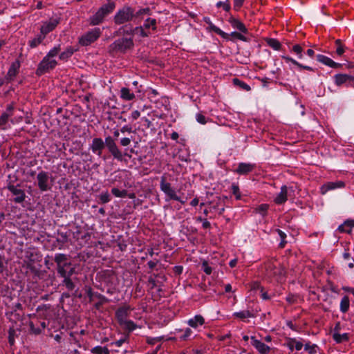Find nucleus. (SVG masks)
<instances>
[{"label":"nucleus","mask_w":354,"mask_h":354,"mask_svg":"<svg viewBox=\"0 0 354 354\" xmlns=\"http://www.w3.org/2000/svg\"><path fill=\"white\" fill-rule=\"evenodd\" d=\"M232 194L235 196L237 200L241 199V193L239 187L237 185L234 183L232 185Z\"/></svg>","instance_id":"50"},{"label":"nucleus","mask_w":354,"mask_h":354,"mask_svg":"<svg viewBox=\"0 0 354 354\" xmlns=\"http://www.w3.org/2000/svg\"><path fill=\"white\" fill-rule=\"evenodd\" d=\"M86 295L89 298V302H92V301H94L95 300V295H99L100 293L98 292H93L92 290V288H88L86 291Z\"/></svg>","instance_id":"51"},{"label":"nucleus","mask_w":354,"mask_h":354,"mask_svg":"<svg viewBox=\"0 0 354 354\" xmlns=\"http://www.w3.org/2000/svg\"><path fill=\"white\" fill-rule=\"evenodd\" d=\"M316 348H317L316 344L311 345L309 342L304 345L305 351H308L310 354H315L316 353Z\"/></svg>","instance_id":"43"},{"label":"nucleus","mask_w":354,"mask_h":354,"mask_svg":"<svg viewBox=\"0 0 354 354\" xmlns=\"http://www.w3.org/2000/svg\"><path fill=\"white\" fill-rule=\"evenodd\" d=\"M317 60L319 62H321L333 68H337L341 66V64L335 62L333 59L324 55H317Z\"/></svg>","instance_id":"20"},{"label":"nucleus","mask_w":354,"mask_h":354,"mask_svg":"<svg viewBox=\"0 0 354 354\" xmlns=\"http://www.w3.org/2000/svg\"><path fill=\"white\" fill-rule=\"evenodd\" d=\"M144 28H151L153 30L156 29V20L155 19L148 18L144 23Z\"/></svg>","instance_id":"38"},{"label":"nucleus","mask_w":354,"mask_h":354,"mask_svg":"<svg viewBox=\"0 0 354 354\" xmlns=\"http://www.w3.org/2000/svg\"><path fill=\"white\" fill-rule=\"evenodd\" d=\"M216 7L217 8L223 7V9L227 12L230 11V10L231 8L230 4L229 3V0H226L225 2H222V1L217 2Z\"/></svg>","instance_id":"49"},{"label":"nucleus","mask_w":354,"mask_h":354,"mask_svg":"<svg viewBox=\"0 0 354 354\" xmlns=\"http://www.w3.org/2000/svg\"><path fill=\"white\" fill-rule=\"evenodd\" d=\"M120 98L125 101H131L135 98V95L131 92L130 89L127 87H122L120 89Z\"/></svg>","instance_id":"27"},{"label":"nucleus","mask_w":354,"mask_h":354,"mask_svg":"<svg viewBox=\"0 0 354 354\" xmlns=\"http://www.w3.org/2000/svg\"><path fill=\"white\" fill-rule=\"evenodd\" d=\"M102 31L100 28H95L82 35L79 40L80 45L87 46L95 41L101 35Z\"/></svg>","instance_id":"9"},{"label":"nucleus","mask_w":354,"mask_h":354,"mask_svg":"<svg viewBox=\"0 0 354 354\" xmlns=\"http://www.w3.org/2000/svg\"><path fill=\"white\" fill-rule=\"evenodd\" d=\"M277 232L279 234V236H280L281 238V243H279V247L281 248H283L285 247V245L286 243V234L285 232H283L282 230H279V229H277Z\"/></svg>","instance_id":"45"},{"label":"nucleus","mask_w":354,"mask_h":354,"mask_svg":"<svg viewBox=\"0 0 354 354\" xmlns=\"http://www.w3.org/2000/svg\"><path fill=\"white\" fill-rule=\"evenodd\" d=\"M288 196V187L286 185H283L281 187L280 192L274 198V201L277 205L283 204L287 201Z\"/></svg>","instance_id":"22"},{"label":"nucleus","mask_w":354,"mask_h":354,"mask_svg":"<svg viewBox=\"0 0 354 354\" xmlns=\"http://www.w3.org/2000/svg\"><path fill=\"white\" fill-rule=\"evenodd\" d=\"M281 58L286 63L291 62L294 65L297 66L298 68H299L301 69L302 68V69H306V70H308V71H314V69L312 67L308 66H304V65L299 63L297 61H296L295 59H292V57H290L289 56L283 55V56H281Z\"/></svg>","instance_id":"28"},{"label":"nucleus","mask_w":354,"mask_h":354,"mask_svg":"<svg viewBox=\"0 0 354 354\" xmlns=\"http://www.w3.org/2000/svg\"><path fill=\"white\" fill-rule=\"evenodd\" d=\"M8 189L16 197L14 198V201L16 203H21L25 201L26 194L23 189L20 188V185H8Z\"/></svg>","instance_id":"10"},{"label":"nucleus","mask_w":354,"mask_h":354,"mask_svg":"<svg viewBox=\"0 0 354 354\" xmlns=\"http://www.w3.org/2000/svg\"><path fill=\"white\" fill-rule=\"evenodd\" d=\"M111 193L115 197L124 198L127 196V190H126V189L120 190L119 189H118L116 187H113L111 189Z\"/></svg>","instance_id":"36"},{"label":"nucleus","mask_w":354,"mask_h":354,"mask_svg":"<svg viewBox=\"0 0 354 354\" xmlns=\"http://www.w3.org/2000/svg\"><path fill=\"white\" fill-rule=\"evenodd\" d=\"M20 68V62L18 60L12 62L11 66H10L7 75L6 76V80L10 82L14 78L17 76L19 73V70Z\"/></svg>","instance_id":"15"},{"label":"nucleus","mask_w":354,"mask_h":354,"mask_svg":"<svg viewBox=\"0 0 354 354\" xmlns=\"http://www.w3.org/2000/svg\"><path fill=\"white\" fill-rule=\"evenodd\" d=\"M354 227V220H346L343 224L338 227V230L340 232L351 233L352 228Z\"/></svg>","instance_id":"26"},{"label":"nucleus","mask_w":354,"mask_h":354,"mask_svg":"<svg viewBox=\"0 0 354 354\" xmlns=\"http://www.w3.org/2000/svg\"><path fill=\"white\" fill-rule=\"evenodd\" d=\"M44 38H45V37L43 36L41 34L39 35H37L36 37H35L32 40L29 41V46L31 48H35L42 42V41L44 39Z\"/></svg>","instance_id":"33"},{"label":"nucleus","mask_w":354,"mask_h":354,"mask_svg":"<svg viewBox=\"0 0 354 354\" xmlns=\"http://www.w3.org/2000/svg\"><path fill=\"white\" fill-rule=\"evenodd\" d=\"M291 341L295 343V348L297 351H300L302 348L304 346L302 342L297 341L295 338H291Z\"/></svg>","instance_id":"56"},{"label":"nucleus","mask_w":354,"mask_h":354,"mask_svg":"<svg viewBox=\"0 0 354 354\" xmlns=\"http://www.w3.org/2000/svg\"><path fill=\"white\" fill-rule=\"evenodd\" d=\"M61 50L60 45H57L53 48L46 55V57L53 59L54 57L57 56L59 51Z\"/></svg>","instance_id":"40"},{"label":"nucleus","mask_w":354,"mask_h":354,"mask_svg":"<svg viewBox=\"0 0 354 354\" xmlns=\"http://www.w3.org/2000/svg\"><path fill=\"white\" fill-rule=\"evenodd\" d=\"M192 333V330L189 328H187L185 331H184V333L180 336V339L181 340H186Z\"/></svg>","instance_id":"54"},{"label":"nucleus","mask_w":354,"mask_h":354,"mask_svg":"<svg viewBox=\"0 0 354 354\" xmlns=\"http://www.w3.org/2000/svg\"><path fill=\"white\" fill-rule=\"evenodd\" d=\"M120 325L124 326V327L128 329L129 331H132L136 329V325L131 320H125Z\"/></svg>","instance_id":"41"},{"label":"nucleus","mask_w":354,"mask_h":354,"mask_svg":"<svg viewBox=\"0 0 354 354\" xmlns=\"http://www.w3.org/2000/svg\"><path fill=\"white\" fill-rule=\"evenodd\" d=\"M99 197H100V203H103V204L107 203L111 201L110 195L107 191L102 192L99 196Z\"/></svg>","instance_id":"44"},{"label":"nucleus","mask_w":354,"mask_h":354,"mask_svg":"<svg viewBox=\"0 0 354 354\" xmlns=\"http://www.w3.org/2000/svg\"><path fill=\"white\" fill-rule=\"evenodd\" d=\"M267 43L270 47L274 50H279L281 48V43L276 39H268Z\"/></svg>","instance_id":"37"},{"label":"nucleus","mask_w":354,"mask_h":354,"mask_svg":"<svg viewBox=\"0 0 354 354\" xmlns=\"http://www.w3.org/2000/svg\"><path fill=\"white\" fill-rule=\"evenodd\" d=\"M228 22L234 29H237L243 33L248 32V30L245 25L243 24V23H242L239 19L234 17L233 16L230 17V18L228 19Z\"/></svg>","instance_id":"18"},{"label":"nucleus","mask_w":354,"mask_h":354,"mask_svg":"<svg viewBox=\"0 0 354 354\" xmlns=\"http://www.w3.org/2000/svg\"><path fill=\"white\" fill-rule=\"evenodd\" d=\"M75 51V50L72 46H68L64 51L60 53L59 59L66 61L73 55Z\"/></svg>","instance_id":"30"},{"label":"nucleus","mask_w":354,"mask_h":354,"mask_svg":"<svg viewBox=\"0 0 354 354\" xmlns=\"http://www.w3.org/2000/svg\"><path fill=\"white\" fill-rule=\"evenodd\" d=\"M95 298L97 301L94 304V307L97 310H100L104 304L109 301L108 299L101 294L95 295Z\"/></svg>","instance_id":"31"},{"label":"nucleus","mask_w":354,"mask_h":354,"mask_svg":"<svg viewBox=\"0 0 354 354\" xmlns=\"http://www.w3.org/2000/svg\"><path fill=\"white\" fill-rule=\"evenodd\" d=\"M91 352L93 354H102V346H97L91 349Z\"/></svg>","instance_id":"59"},{"label":"nucleus","mask_w":354,"mask_h":354,"mask_svg":"<svg viewBox=\"0 0 354 354\" xmlns=\"http://www.w3.org/2000/svg\"><path fill=\"white\" fill-rule=\"evenodd\" d=\"M14 330L10 329L9 330L8 342L10 345H13L15 342L14 339Z\"/></svg>","instance_id":"61"},{"label":"nucleus","mask_w":354,"mask_h":354,"mask_svg":"<svg viewBox=\"0 0 354 354\" xmlns=\"http://www.w3.org/2000/svg\"><path fill=\"white\" fill-rule=\"evenodd\" d=\"M335 45L337 46L336 53L338 55H342L344 53V46L342 44L341 40L340 39H337L335 41Z\"/></svg>","instance_id":"48"},{"label":"nucleus","mask_w":354,"mask_h":354,"mask_svg":"<svg viewBox=\"0 0 354 354\" xmlns=\"http://www.w3.org/2000/svg\"><path fill=\"white\" fill-rule=\"evenodd\" d=\"M11 116V113L8 112H3L0 116V128L6 129V124L8 123L9 118Z\"/></svg>","instance_id":"32"},{"label":"nucleus","mask_w":354,"mask_h":354,"mask_svg":"<svg viewBox=\"0 0 354 354\" xmlns=\"http://www.w3.org/2000/svg\"><path fill=\"white\" fill-rule=\"evenodd\" d=\"M350 306V301L349 297L347 295H345L342 297L340 301V311L343 313H346Z\"/></svg>","instance_id":"29"},{"label":"nucleus","mask_w":354,"mask_h":354,"mask_svg":"<svg viewBox=\"0 0 354 354\" xmlns=\"http://www.w3.org/2000/svg\"><path fill=\"white\" fill-rule=\"evenodd\" d=\"M231 35H232V37H235L236 39H239L242 40V41H245V36L241 35L240 32H232Z\"/></svg>","instance_id":"62"},{"label":"nucleus","mask_w":354,"mask_h":354,"mask_svg":"<svg viewBox=\"0 0 354 354\" xmlns=\"http://www.w3.org/2000/svg\"><path fill=\"white\" fill-rule=\"evenodd\" d=\"M57 64V62L55 59L45 56L38 64L35 73L37 75L41 76L55 68Z\"/></svg>","instance_id":"8"},{"label":"nucleus","mask_w":354,"mask_h":354,"mask_svg":"<svg viewBox=\"0 0 354 354\" xmlns=\"http://www.w3.org/2000/svg\"><path fill=\"white\" fill-rule=\"evenodd\" d=\"M233 82L234 85L239 86L241 89L244 91H249L251 89L250 86L248 84H247L244 82L241 81L237 78L233 79Z\"/></svg>","instance_id":"35"},{"label":"nucleus","mask_w":354,"mask_h":354,"mask_svg":"<svg viewBox=\"0 0 354 354\" xmlns=\"http://www.w3.org/2000/svg\"><path fill=\"white\" fill-rule=\"evenodd\" d=\"M29 326H30V329L31 332L33 334L39 335L41 333V329L40 328V327L38 326H36L35 323L32 321L30 322Z\"/></svg>","instance_id":"47"},{"label":"nucleus","mask_w":354,"mask_h":354,"mask_svg":"<svg viewBox=\"0 0 354 354\" xmlns=\"http://www.w3.org/2000/svg\"><path fill=\"white\" fill-rule=\"evenodd\" d=\"M115 8L114 2H109L102 6L97 11L90 17L89 24L92 26H97L102 24L104 18L111 14Z\"/></svg>","instance_id":"2"},{"label":"nucleus","mask_w":354,"mask_h":354,"mask_svg":"<svg viewBox=\"0 0 354 354\" xmlns=\"http://www.w3.org/2000/svg\"><path fill=\"white\" fill-rule=\"evenodd\" d=\"M120 131L122 133H125V132L131 133L132 132V128L129 125H124V126H123L120 129Z\"/></svg>","instance_id":"64"},{"label":"nucleus","mask_w":354,"mask_h":354,"mask_svg":"<svg viewBox=\"0 0 354 354\" xmlns=\"http://www.w3.org/2000/svg\"><path fill=\"white\" fill-rule=\"evenodd\" d=\"M251 344L261 354H268L270 350L268 345L253 336L251 337Z\"/></svg>","instance_id":"16"},{"label":"nucleus","mask_w":354,"mask_h":354,"mask_svg":"<svg viewBox=\"0 0 354 354\" xmlns=\"http://www.w3.org/2000/svg\"><path fill=\"white\" fill-rule=\"evenodd\" d=\"M291 51L295 53L297 55L299 59L303 58L304 49L300 45H299V44L294 45L291 49Z\"/></svg>","instance_id":"39"},{"label":"nucleus","mask_w":354,"mask_h":354,"mask_svg":"<svg viewBox=\"0 0 354 354\" xmlns=\"http://www.w3.org/2000/svg\"><path fill=\"white\" fill-rule=\"evenodd\" d=\"M63 284L68 290H73L75 288V284L71 279V277L64 278Z\"/></svg>","instance_id":"42"},{"label":"nucleus","mask_w":354,"mask_h":354,"mask_svg":"<svg viewBox=\"0 0 354 354\" xmlns=\"http://www.w3.org/2000/svg\"><path fill=\"white\" fill-rule=\"evenodd\" d=\"M345 187V183L342 180L335 182H328L324 184L321 187V193L325 194L327 192L335 189H341Z\"/></svg>","instance_id":"12"},{"label":"nucleus","mask_w":354,"mask_h":354,"mask_svg":"<svg viewBox=\"0 0 354 354\" xmlns=\"http://www.w3.org/2000/svg\"><path fill=\"white\" fill-rule=\"evenodd\" d=\"M257 310H254L253 309H247L245 310L236 312L234 313L233 315L236 318L243 320L245 318L255 317L257 315Z\"/></svg>","instance_id":"21"},{"label":"nucleus","mask_w":354,"mask_h":354,"mask_svg":"<svg viewBox=\"0 0 354 354\" xmlns=\"http://www.w3.org/2000/svg\"><path fill=\"white\" fill-rule=\"evenodd\" d=\"M255 168V165L252 163L241 162L238 167L234 169V172L239 175H247L253 171Z\"/></svg>","instance_id":"14"},{"label":"nucleus","mask_w":354,"mask_h":354,"mask_svg":"<svg viewBox=\"0 0 354 354\" xmlns=\"http://www.w3.org/2000/svg\"><path fill=\"white\" fill-rule=\"evenodd\" d=\"M266 272L269 277L276 278L277 280L281 279L286 274L283 266L277 262H268L266 263Z\"/></svg>","instance_id":"5"},{"label":"nucleus","mask_w":354,"mask_h":354,"mask_svg":"<svg viewBox=\"0 0 354 354\" xmlns=\"http://www.w3.org/2000/svg\"><path fill=\"white\" fill-rule=\"evenodd\" d=\"M173 270L175 274L180 275L183 271V267L182 266H175Z\"/></svg>","instance_id":"60"},{"label":"nucleus","mask_w":354,"mask_h":354,"mask_svg":"<svg viewBox=\"0 0 354 354\" xmlns=\"http://www.w3.org/2000/svg\"><path fill=\"white\" fill-rule=\"evenodd\" d=\"M196 121L201 124H205L208 121L206 117L201 113H198L196 115Z\"/></svg>","instance_id":"52"},{"label":"nucleus","mask_w":354,"mask_h":354,"mask_svg":"<svg viewBox=\"0 0 354 354\" xmlns=\"http://www.w3.org/2000/svg\"><path fill=\"white\" fill-rule=\"evenodd\" d=\"M335 83L337 86H340L345 84L346 86H349L351 83L354 82V76L348 74H336L334 76Z\"/></svg>","instance_id":"11"},{"label":"nucleus","mask_w":354,"mask_h":354,"mask_svg":"<svg viewBox=\"0 0 354 354\" xmlns=\"http://www.w3.org/2000/svg\"><path fill=\"white\" fill-rule=\"evenodd\" d=\"M54 261L57 264V270L62 268L66 267L70 262L68 260V255L64 254H56L54 258Z\"/></svg>","instance_id":"23"},{"label":"nucleus","mask_w":354,"mask_h":354,"mask_svg":"<svg viewBox=\"0 0 354 354\" xmlns=\"http://www.w3.org/2000/svg\"><path fill=\"white\" fill-rule=\"evenodd\" d=\"M57 24L58 21L57 19H50L49 21L44 23L40 28L41 34L46 37L48 33L55 28Z\"/></svg>","instance_id":"17"},{"label":"nucleus","mask_w":354,"mask_h":354,"mask_svg":"<svg viewBox=\"0 0 354 354\" xmlns=\"http://www.w3.org/2000/svg\"><path fill=\"white\" fill-rule=\"evenodd\" d=\"M245 0H234V9L239 10L243 6Z\"/></svg>","instance_id":"58"},{"label":"nucleus","mask_w":354,"mask_h":354,"mask_svg":"<svg viewBox=\"0 0 354 354\" xmlns=\"http://www.w3.org/2000/svg\"><path fill=\"white\" fill-rule=\"evenodd\" d=\"M268 207V204H261L256 208V212L264 216L266 214Z\"/></svg>","instance_id":"46"},{"label":"nucleus","mask_w":354,"mask_h":354,"mask_svg":"<svg viewBox=\"0 0 354 354\" xmlns=\"http://www.w3.org/2000/svg\"><path fill=\"white\" fill-rule=\"evenodd\" d=\"M333 339L337 343H341V342H342L344 341H348V335L347 333H343V334L334 333L333 335Z\"/></svg>","instance_id":"34"},{"label":"nucleus","mask_w":354,"mask_h":354,"mask_svg":"<svg viewBox=\"0 0 354 354\" xmlns=\"http://www.w3.org/2000/svg\"><path fill=\"white\" fill-rule=\"evenodd\" d=\"M131 308L129 306L124 305L120 307L115 312V317L119 322V324H122L123 322L127 320V317L129 316V312Z\"/></svg>","instance_id":"13"},{"label":"nucleus","mask_w":354,"mask_h":354,"mask_svg":"<svg viewBox=\"0 0 354 354\" xmlns=\"http://www.w3.org/2000/svg\"><path fill=\"white\" fill-rule=\"evenodd\" d=\"M160 188L162 192L166 195V201L174 200L180 202L181 204H185L184 201H181V196H178L174 187H172L170 183L167 181V178L165 175L162 176L160 182Z\"/></svg>","instance_id":"3"},{"label":"nucleus","mask_w":354,"mask_h":354,"mask_svg":"<svg viewBox=\"0 0 354 354\" xmlns=\"http://www.w3.org/2000/svg\"><path fill=\"white\" fill-rule=\"evenodd\" d=\"M38 187L41 192L50 190L53 186V178L46 171H40L37 176Z\"/></svg>","instance_id":"7"},{"label":"nucleus","mask_w":354,"mask_h":354,"mask_svg":"<svg viewBox=\"0 0 354 354\" xmlns=\"http://www.w3.org/2000/svg\"><path fill=\"white\" fill-rule=\"evenodd\" d=\"M134 10L128 6H124L120 9L114 16V22L115 24L120 25L130 21L134 16Z\"/></svg>","instance_id":"6"},{"label":"nucleus","mask_w":354,"mask_h":354,"mask_svg":"<svg viewBox=\"0 0 354 354\" xmlns=\"http://www.w3.org/2000/svg\"><path fill=\"white\" fill-rule=\"evenodd\" d=\"M57 272L63 278L71 277L75 272V268L69 262L66 267L57 269Z\"/></svg>","instance_id":"19"},{"label":"nucleus","mask_w":354,"mask_h":354,"mask_svg":"<svg viewBox=\"0 0 354 354\" xmlns=\"http://www.w3.org/2000/svg\"><path fill=\"white\" fill-rule=\"evenodd\" d=\"M105 146L113 158L118 161H122V152L117 146L113 138L111 136H107L104 142L100 138H94L92 140L91 149L93 153L100 156Z\"/></svg>","instance_id":"1"},{"label":"nucleus","mask_w":354,"mask_h":354,"mask_svg":"<svg viewBox=\"0 0 354 354\" xmlns=\"http://www.w3.org/2000/svg\"><path fill=\"white\" fill-rule=\"evenodd\" d=\"M202 268H203V272L206 274H211L212 272V268L208 265V263L207 261H203V263H202Z\"/></svg>","instance_id":"53"},{"label":"nucleus","mask_w":354,"mask_h":354,"mask_svg":"<svg viewBox=\"0 0 354 354\" xmlns=\"http://www.w3.org/2000/svg\"><path fill=\"white\" fill-rule=\"evenodd\" d=\"M131 142V138H122L120 139V143L122 147H127L130 145Z\"/></svg>","instance_id":"57"},{"label":"nucleus","mask_w":354,"mask_h":354,"mask_svg":"<svg viewBox=\"0 0 354 354\" xmlns=\"http://www.w3.org/2000/svg\"><path fill=\"white\" fill-rule=\"evenodd\" d=\"M205 323V319L203 316L200 315H195L193 318H191L188 320V325L194 328H196L199 326L203 325Z\"/></svg>","instance_id":"25"},{"label":"nucleus","mask_w":354,"mask_h":354,"mask_svg":"<svg viewBox=\"0 0 354 354\" xmlns=\"http://www.w3.org/2000/svg\"><path fill=\"white\" fill-rule=\"evenodd\" d=\"M128 339V336H125L114 342H112V345H115L118 347H120L124 342H126Z\"/></svg>","instance_id":"55"},{"label":"nucleus","mask_w":354,"mask_h":354,"mask_svg":"<svg viewBox=\"0 0 354 354\" xmlns=\"http://www.w3.org/2000/svg\"><path fill=\"white\" fill-rule=\"evenodd\" d=\"M204 21L209 25V28L212 31L214 32L215 33L220 35L223 38L228 37V35L227 33L224 32L223 30H221L219 28L216 26L214 24H213L209 17H205Z\"/></svg>","instance_id":"24"},{"label":"nucleus","mask_w":354,"mask_h":354,"mask_svg":"<svg viewBox=\"0 0 354 354\" xmlns=\"http://www.w3.org/2000/svg\"><path fill=\"white\" fill-rule=\"evenodd\" d=\"M262 288L261 284L257 281L253 282L251 285V289L253 290H261L262 291Z\"/></svg>","instance_id":"63"},{"label":"nucleus","mask_w":354,"mask_h":354,"mask_svg":"<svg viewBox=\"0 0 354 354\" xmlns=\"http://www.w3.org/2000/svg\"><path fill=\"white\" fill-rule=\"evenodd\" d=\"M133 46V41L131 38L122 37L112 43L109 46V50L111 53H125L127 50L132 48Z\"/></svg>","instance_id":"4"}]
</instances>
